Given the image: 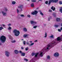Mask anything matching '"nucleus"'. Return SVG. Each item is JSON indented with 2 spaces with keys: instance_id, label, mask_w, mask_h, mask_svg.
I'll list each match as a JSON object with an SVG mask.
<instances>
[{
  "instance_id": "42",
  "label": "nucleus",
  "mask_w": 62,
  "mask_h": 62,
  "mask_svg": "<svg viewBox=\"0 0 62 62\" xmlns=\"http://www.w3.org/2000/svg\"><path fill=\"white\" fill-rule=\"evenodd\" d=\"M58 0H55V3H56L58 1Z\"/></svg>"
},
{
  "instance_id": "39",
  "label": "nucleus",
  "mask_w": 62,
  "mask_h": 62,
  "mask_svg": "<svg viewBox=\"0 0 62 62\" xmlns=\"http://www.w3.org/2000/svg\"><path fill=\"white\" fill-rule=\"evenodd\" d=\"M49 12H52V10H51V9H50L49 10Z\"/></svg>"
},
{
  "instance_id": "57",
  "label": "nucleus",
  "mask_w": 62,
  "mask_h": 62,
  "mask_svg": "<svg viewBox=\"0 0 62 62\" xmlns=\"http://www.w3.org/2000/svg\"><path fill=\"white\" fill-rule=\"evenodd\" d=\"M38 1H42V0H38Z\"/></svg>"
},
{
  "instance_id": "21",
  "label": "nucleus",
  "mask_w": 62,
  "mask_h": 62,
  "mask_svg": "<svg viewBox=\"0 0 62 62\" xmlns=\"http://www.w3.org/2000/svg\"><path fill=\"white\" fill-rule=\"evenodd\" d=\"M12 4L13 5H15L16 4V2L13 1L12 2Z\"/></svg>"
},
{
  "instance_id": "7",
  "label": "nucleus",
  "mask_w": 62,
  "mask_h": 62,
  "mask_svg": "<svg viewBox=\"0 0 62 62\" xmlns=\"http://www.w3.org/2000/svg\"><path fill=\"white\" fill-rule=\"evenodd\" d=\"M30 22L31 24H36L37 23L36 22L32 21H31Z\"/></svg>"
},
{
  "instance_id": "11",
  "label": "nucleus",
  "mask_w": 62,
  "mask_h": 62,
  "mask_svg": "<svg viewBox=\"0 0 62 62\" xmlns=\"http://www.w3.org/2000/svg\"><path fill=\"white\" fill-rule=\"evenodd\" d=\"M15 54H18L19 53V52L18 51V50H15Z\"/></svg>"
},
{
  "instance_id": "34",
  "label": "nucleus",
  "mask_w": 62,
  "mask_h": 62,
  "mask_svg": "<svg viewBox=\"0 0 62 62\" xmlns=\"http://www.w3.org/2000/svg\"><path fill=\"white\" fill-rule=\"evenodd\" d=\"M28 49V47H27L26 48H25L26 51H27Z\"/></svg>"
},
{
  "instance_id": "18",
  "label": "nucleus",
  "mask_w": 62,
  "mask_h": 62,
  "mask_svg": "<svg viewBox=\"0 0 62 62\" xmlns=\"http://www.w3.org/2000/svg\"><path fill=\"white\" fill-rule=\"evenodd\" d=\"M11 29H12L11 27L9 26L8 27V29L9 30H11Z\"/></svg>"
},
{
  "instance_id": "53",
  "label": "nucleus",
  "mask_w": 62,
  "mask_h": 62,
  "mask_svg": "<svg viewBox=\"0 0 62 62\" xmlns=\"http://www.w3.org/2000/svg\"><path fill=\"white\" fill-rule=\"evenodd\" d=\"M54 17H55L56 16V15H54Z\"/></svg>"
},
{
  "instance_id": "30",
  "label": "nucleus",
  "mask_w": 62,
  "mask_h": 62,
  "mask_svg": "<svg viewBox=\"0 0 62 62\" xmlns=\"http://www.w3.org/2000/svg\"><path fill=\"white\" fill-rule=\"evenodd\" d=\"M59 3L60 5H61L62 4V1H59Z\"/></svg>"
},
{
  "instance_id": "10",
  "label": "nucleus",
  "mask_w": 62,
  "mask_h": 62,
  "mask_svg": "<svg viewBox=\"0 0 62 62\" xmlns=\"http://www.w3.org/2000/svg\"><path fill=\"white\" fill-rule=\"evenodd\" d=\"M51 9L54 11L55 9V7H54V6H52V7L51 8Z\"/></svg>"
},
{
  "instance_id": "16",
  "label": "nucleus",
  "mask_w": 62,
  "mask_h": 62,
  "mask_svg": "<svg viewBox=\"0 0 62 62\" xmlns=\"http://www.w3.org/2000/svg\"><path fill=\"white\" fill-rule=\"evenodd\" d=\"M45 36H44L45 38H46L47 37V32H46L45 34Z\"/></svg>"
},
{
  "instance_id": "50",
  "label": "nucleus",
  "mask_w": 62,
  "mask_h": 62,
  "mask_svg": "<svg viewBox=\"0 0 62 62\" xmlns=\"http://www.w3.org/2000/svg\"><path fill=\"white\" fill-rule=\"evenodd\" d=\"M20 11H23V9H22V8L21 9V10H20Z\"/></svg>"
},
{
  "instance_id": "25",
  "label": "nucleus",
  "mask_w": 62,
  "mask_h": 62,
  "mask_svg": "<svg viewBox=\"0 0 62 62\" xmlns=\"http://www.w3.org/2000/svg\"><path fill=\"white\" fill-rule=\"evenodd\" d=\"M11 42L12 43H15L16 42V40H12L11 41Z\"/></svg>"
},
{
  "instance_id": "44",
  "label": "nucleus",
  "mask_w": 62,
  "mask_h": 62,
  "mask_svg": "<svg viewBox=\"0 0 62 62\" xmlns=\"http://www.w3.org/2000/svg\"><path fill=\"white\" fill-rule=\"evenodd\" d=\"M37 26H33V27L34 28H37Z\"/></svg>"
},
{
  "instance_id": "2",
  "label": "nucleus",
  "mask_w": 62,
  "mask_h": 62,
  "mask_svg": "<svg viewBox=\"0 0 62 62\" xmlns=\"http://www.w3.org/2000/svg\"><path fill=\"white\" fill-rule=\"evenodd\" d=\"M6 40V38L4 36H2L0 37V40L2 42H5Z\"/></svg>"
},
{
  "instance_id": "49",
  "label": "nucleus",
  "mask_w": 62,
  "mask_h": 62,
  "mask_svg": "<svg viewBox=\"0 0 62 62\" xmlns=\"http://www.w3.org/2000/svg\"><path fill=\"white\" fill-rule=\"evenodd\" d=\"M19 53H20V54H22V51H20Z\"/></svg>"
},
{
  "instance_id": "46",
  "label": "nucleus",
  "mask_w": 62,
  "mask_h": 62,
  "mask_svg": "<svg viewBox=\"0 0 62 62\" xmlns=\"http://www.w3.org/2000/svg\"><path fill=\"white\" fill-rule=\"evenodd\" d=\"M58 31L59 32H61V30L60 29H58Z\"/></svg>"
},
{
  "instance_id": "40",
  "label": "nucleus",
  "mask_w": 62,
  "mask_h": 62,
  "mask_svg": "<svg viewBox=\"0 0 62 62\" xmlns=\"http://www.w3.org/2000/svg\"><path fill=\"white\" fill-rule=\"evenodd\" d=\"M51 2H55V0H51Z\"/></svg>"
},
{
  "instance_id": "36",
  "label": "nucleus",
  "mask_w": 62,
  "mask_h": 62,
  "mask_svg": "<svg viewBox=\"0 0 62 62\" xmlns=\"http://www.w3.org/2000/svg\"><path fill=\"white\" fill-rule=\"evenodd\" d=\"M48 1H46L45 2V3L46 4H48Z\"/></svg>"
},
{
  "instance_id": "20",
  "label": "nucleus",
  "mask_w": 62,
  "mask_h": 62,
  "mask_svg": "<svg viewBox=\"0 0 62 62\" xmlns=\"http://www.w3.org/2000/svg\"><path fill=\"white\" fill-rule=\"evenodd\" d=\"M21 55L22 56H24L25 55V53L22 52L21 54Z\"/></svg>"
},
{
  "instance_id": "22",
  "label": "nucleus",
  "mask_w": 62,
  "mask_h": 62,
  "mask_svg": "<svg viewBox=\"0 0 62 62\" xmlns=\"http://www.w3.org/2000/svg\"><path fill=\"white\" fill-rule=\"evenodd\" d=\"M34 44V43H32L31 44H30L29 45V46H32V45H33Z\"/></svg>"
},
{
  "instance_id": "51",
  "label": "nucleus",
  "mask_w": 62,
  "mask_h": 62,
  "mask_svg": "<svg viewBox=\"0 0 62 62\" xmlns=\"http://www.w3.org/2000/svg\"><path fill=\"white\" fill-rule=\"evenodd\" d=\"M21 49H24V48H23V47H21Z\"/></svg>"
},
{
  "instance_id": "32",
  "label": "nucleus",
  "mask_w": 62,
  "mask_h": 62,
  "mask_svg": "<svg viewBox=\"0 0 62 62\" xmlns=\"http://www.w3.org/2000/svg\"><path fill=\"white\" fill-rule=\"evenodd\" d=\"M4 29V28L2 27H0V30H1L2 29Z\"/></svg>"
},
{
  "instance_id": "12",
  "label": "nucleus",
  "mask_w": 62,
  "mask_h": 62,
  "mask_svg": "<svg viewBox=\"0 0 62 62\" xmlns=\"http://www.w3.org/2000/svg\"><path fill=\"white\" fill-rule=\"evenodd\" d=\"M50 38H52V39H54V35L53 34H51V35L50 37Z\"/></svg>"
},
{
  "instance_id": "47",
  "label": "nucleus",
  "mask_w": 62,
  "mask_h": 62,
  "mask_svg": "<svg viewBox=\"0 0 62 62\" xmlns=\"http://www.w3.org/2000/svg\"><path fill=\"white\" fill-rule=\"evenodd\" d=\"M29 42H30V43H32V42H33V41H29Z\"/></svg>"
},
{
  "instance_id": "3",
  "label": "nucleus",
  "mask_w": 62,
  "mask_h": 62,
  "mask_svg": "<svg viewBox=\"0 0 62 62\" xmlns=\"http://www.w3.org/2000/svg\"><path fill=\"white\" fill-rule=\"evenodd\" d=\"M15 36H18L20 34V31L16 30H14L13 31Z\"/></svg>"
},
{
  "instance_id": "24",
  "label": "nucleus",
  "mask_w": 62,
  "mask_h": 62,
  "mask_svg": "<svg viewBox=\"0 0 62 62\" xmlns=\"http://www.w3.org/2000/svg\"><path fill=\"white\" fill-rule=\"evenodd\" d=\"M26 43L27 45H29H29H30V44L29 43V42L28 41Z\"/></svg>"
},
{
  "instance_id": "9",
  "label": "nucleus",
  "mask_w": 62,
  "mask_h": 62,
  "mask_svg": "<svg viewBox=\"0 0 62 62\" xmlns=\"http://www.w3.org/2000/svg\"><path fill=\"white\" fill-rule=\"evenodd\" d=\"M23 5H21L20 6H18V8H19L22 9L23 8Z\"/></svg>"
},
{
  "instance_id": "61",
  "label": "nucleus",
  "mask_w": 62,
  "mask_h": 62,
  "mask_svg": "<svg viewBox=\"0 0 62 62\" xmlns=\"http://www.w3.org/2000/svg\"><path fill=\"white\" fill-rule=\"evenodd\" d=\"M22 40H23V39H22Z\"/></svg>"
},
{
  "instance_id": "41",
  "label": "nucleus",
  "mask_w": 62,
  "mask_h": 62,
  "mask_svg": "<svg viewBox=\"0 0 62 62\" xmlns=\"http://www.w3.org/2000/svg\"><path fill=\"white\" fill-rule=\"evenodd\" d=\"M23 44L24 45H25V41H24L23 42Z\"/></svg>"
},
{
  "instance_id": "43",
  "label": "nucleus",
  "mask_w": 62,
  "mask_h": 62,
  "mask_svg": "<svg viewBox=\"0 0 62 62\" xmlns=\"http://www.w3.org/2000/svg\"><path fill=\"white\" fill-rule=\"evenodd\" d=\"M51 19V17H49V18H48V21H50Z\"/></svg>"
},
{
  "instance_id": "28",
  "label": "nucleus",
  "mask_w": 62,
  "mask_h": 62,
  "mask_svg": "<svg viewBox=\"0 0 62 62\" xmlns=\"http://www.w3.org/2000/svg\"><path fill=\"white\" fill-rule=\"evenodd\" d=\"M20 16L21 17H25V16L23 15H20Z\"/></svg>"
},
{
  "instance_id": "4",
  "label": "nucleus",
  "mask_w": 62,
  "mask_h": 62,
  "mask_svg": "<svg viewBox=\"0 0 62 62\" xmlns=\"http://www.w3.org/2000/svg\"><path fill=\"white\" fill-rule=\"evenodd\" d=\"M5 54L7 57H9L10 54V53L8 51H6L5 52Z\"/></svg>"
},
{
  "instance_id": "59",
  "label": "nucleus",
  "mask_w": 62,
  "mask_h": 62,
  "mask_svg": "<svg viewBox=\"0 0 62 62\" xmlns=\"http://www.w3.org/2000/svg\"><path fill=\"white\" fill-rule=\"evenodd\" d=\"M29 0H27L28 1H29Z\"/></svg>"
},
{
  "instance_id": "38",
  "label": "nucleus",
  "mask_w": 62,
  "mask_h": 62,
  "mask_svg": "<svg viewBox=\"0 0 62 62\" xmlns=\"http://www.w3.org/2000/svg\"><path fill=\"white\" fill-rule=\"evenodd\" d=\"M5 11H8V9L7 8H5Z\"/></svg>"
},
{
  "instance_id": "31",
  "label": "nucleus",
  "mask_w": 62,
  "mask_h": 62,
  "mask_svg": "<svg viewBox=\"0 0 62 62\" xmlns=\"http://www.w3.org/2000/svg\"><path fill=\"white\" fill-rule=\"evenodd\" d=\"M58 26H59V25H54V27H58Z\"/></svg>"
},
{
  "instance_id": "23",
  "label": "nucleus",
  "mask_w": 62,
  "mask_h": 62,
  "mask_svg": "<svg viewBox=\"0 0 62 62\" xmlns=\"http://www.w3.org/2000/svg\"><path fill=\"white\" fill-rule=\"evenodd\" d=\"M28 36V35L27 34H24L23 35V37L24 38H26Z\"/></svg>"
},
{
  "instance_id": "26",
  "label": "nucleus",
  "mask_w": 62,
  "mask_h": 62,
  "mask_svg": "<svg viewBox=\"0 0 62 62\" xmlns=\"http://www.w3.org/2000/svg\"><path fill=\"white\" fill-rule=\"evenodd\" d=\"M31 1L33 2H36L37 1L36 0H31Z\"/></svg>"
},
{
  "instance_id": "13",
  "label": "nucleus",
  "mask_w": 62,
  "mask_h": 62,
  "mask_svg": "<svg viewBox=\"0 0 62 62\" xmlns=\"http://www.w3.org/2000/svg\"><path fill=\"white\" fill-rule=\"evenodd\" d=\"M56 20L57 22H59L60 20V19L58 18H57L56 19Z\"/></svg>"
},
{
  "instance_id": "17",
  "label": "nucleus",
  "mask_w": 62,
  "mask_h": 62,
  "mask_svg": "<svg viewBox=\"0 0 62 62\" xmlns=\"http://www.w3.org/2000/svg\"><path fill=\"white\" fill-rule=\"evenodd\" d=\"M59 11L61 13H62V7H61Z\"/></svg>"
},
{
  "instance_id": "56",
  "label": "nucleus",
  "mask_w": 62,
  "mask_h": 62,
  "mask_svg": "<svg viewBox=\"0 0 62 62\" xmlns=\"http://www.w3.org/2000/svg\"><path fill=\"white\" fill-rule=\"evenodd\" d=\"M61 26H62V23L61 24Z\"/></svg>"
},
{
  "instance_id": "48",
  "label": "nucleus",
  "mask_w": 62,
  "mask_h": 62,
  "mask_svg": "<svg viewBox=\"0 0 62 62\" xmlns=\"http://www.w3.org/2000/svg\"><path fill=\"white\" fill-rule=\"evenodd\" d=\"M2 25L3 26V27H5V26H6V25H5L4 24H2Z\"/></svg>"
},
{
  "instance_id": "60",
  "label": "nucleus",
  "mask_w": 62,
  "mask_h": 62,
  "mask_svg": "<svg viewBox=\"0 0 62 62\" xmlns=\"http://www.w3.org/2000/svg\"><path fill=\"white\" fill-rule=\"evenodd\" d=\"M0 13H1V12L0 11Z\"/></svg>"
},
{
  "instance_id": "19",
  "label": "nucleus",
  "mask_w": 62,
  "mask_h": 62,
  "mask_svg": "<svg viewBox=\"0 0 62 62\" xmlns=\"http://www.w3.org/2000/svg\"><path fill=\"white\" fill-rule=\"evenodd\" d=\"M31 7H34V4L33 3H32L31 4Z\"/></svg>"
},
{
  "instance_id": "58",
  "label": "nucleus",
  "mask_w": 62,
  "mask_h": 62,
  "mask_svg": "<svg viewBox=\"0 0 62 62\" xmlns=\"http://www.w3.org/2000/svg\"><path fill=\"white\" fill-rule=\"evenodd\" d=\"M38 8H37V9H38Z\"/></svg>"
},
{
  "instance_id": "29",
  "label": "nucleus",
  "mask_w": 62,
  "mask_h": 62,
  "mask_svg": "<svg viewBox=\"0 0 62 62\" xmlns=\"http://www.w3.org/2000/svg\"><path fill=\"white\" fill-rule=\"evenodd\" d=\"M51 2H52V1H51V0L49 1V3H48L49 5L50 4V3H51Z\"/></svg>"
},
{
  "instance_id": "14",
  "label": "nucleus",
  "mask_w": 62,
  "mask_h": 62,
  "mask_svg": "<svg viewBox=\"0 0 62 62\" xmlns=\"http://www.w3.org/2000/svg\"><path fill=\"white\" fill-rule=\"evenodd\" d=\"M23 31L24 32H26L27 31V29L25 28H24L23 29Z\"/></svg>"
},
{
  "instance_id": "1",
  "label": "nucleus",
  "mask_w": 62,
  "mask_h": 62,
  "mask_svg": "<svg viewBox=\"0 0 62 62\" xmlns=\"http://www.w3.org/2000/svg\"><path fill=\"white\" fill-rule=\"evenodd\" d=\"M39 54V53H32L31 54L32 56H34L35 55L34 57L32 58L30 61V62H35V61H36L37 60H38L39 58H38V55Z\"/></svg>"
},
{
  "instance_id": "55",
  "label": "nucleus",
  "mask_w": 62,
  "mask_h": 62,
  "mask_svg": "<svg viewBox=\"0 0 62 62\" xmlns=\"http://www.w3.org/2000/svg\"><path fill=\"white\" fill-rule=\"evenodd\" d=\"M37 41H38L37 40H36L35 41V42H37Z\"/></svg>"
},
{
  "instance_id": "45",
  "label": "nucleus",
  "mask_w": 62,
  "mask_h": 62,
  "mask_svg": "<svg viewBox=\"0 0 62 62\" xmlns=\"http://www.w3.org/2000/svg\"><path fill=\"white\" fill-rule=\"evenodd\" d=\"M24 60H25V61H28V60L26 59H24Z\"/></svg>"
},
{
  "instance_id": "6",
  "label": "nucleus",
  "mask_w": 62,
  "mask_h": 62,
  "mask_svg": "<svg viewBox=\"0 0 62 62\" xmlns=\"http://www.w3.org/2000/svg\"><path fill=\"white\" fill-rule=\"evenodd\" d=\"M54 55L56 57H58V56L59 55V54L58 53H56L54 54Z\"/></svg>"
},
{
  "instance_id": "33",
  "label": "nucleus",
  "mask_w": 62,
  "mask_h": 62,
  "mask_svg": "<svg viewBox=\"0 0 62 62\" xmlns=\"http://www.w3.org/2000/svg\"><path fill=\"white\" fill-rule=\"evenodd\" d=\"M16 11L18 13L19 12V9H17Z\"/></svg>"
},
{
  "instance_id": "35",
  "label": "nucleus",
  "mask_w": 62,
  "mask_h": 62,
  "mask_svg": "<svg viewBox=\"0 0 62 62\" xmlns=\"http://www.w3.org/2000/svg\"><path fill=\"white\" fill-rule=\"evenodd\" d=\"M27 17L29 18H30V15H28L27 16Z\"/></svg>"
},
{
  "instance_id": "5",
  "label": "nucleus",
  "mask_w": 62,
  "mask_h": 62,
  "mask_svg": "<svg viewBox=\"0 0 62 62\" xmlns=\"http://www.w3.org/2000/svg\"><path fill=\"white\" fill-rule=\"evenodd\" d=\"M38 12L37 11L34 10V12H33L31 13V14L32 15H36L38 13Z\"/></svg>"
},
{
  "instance_id": "52",
  "label": "nucleus",
  "mask_w": 62,
  "mask_h": 62,
  "mask_svg": "<svg viewBox=\"0 0 62 62\" xmlns=\"http://www.w3.org/2000/svg\"><path fill=\"white\" fill-rule=\"evenodd\" d=\"M2 44L0 42V45H2Z\"/></svg>"
},
{
  "instance_id": "54",
  "label": "nucleus",
  "mask_w": 62,
  "mask_h": 62,
  "mask_svg": "<svg viewBox=\"0 0 62 62\" xmlns=\"http://www.w3.org/2000/svg\"><path fill=\"white\" fill-rule=\"evenodd\" d=\"M61 30H62V27L61 28Z\"/></svg>"
},
{
  "instance_id": "27",
  "label": "nucleus",
  "mask_w": 62,
  "mask_h": 62,
  "mask_svg": "<svg viewBox=\"0 0 62 62\" xmlns=\"http://www.w3.org/2000/svg\"><path fill=\"white\" fill-rule=\"evenodd\" d=\"M47 58L48 59H50L51 58H50V57L49 56H47Z\"/></svg>"
},
{
  "instance_id": "15",
  "label": "nucleus",
  "mask_w": 62,
  "mask_h": 62,
  "mask_svg": "<svg viewBox=\"0 0 62 62\" xmlns=\"http://www.w3.org/2000/svg\"><path fill=\"white\" fill-rule=\"evenodd\" d=\"M39 12H40V15H41L42 16H43V15H44V14H43V13H42V12H41V11L39 10Z\"/></svg>"
},
{
  "instance_id": "8",
  "label": "nucleus",
  "mask_w": 62,
  "mask_h": 62,
  "mask_svg": "<svg viewBox=\"0 0 62 62\" xmlns=\"http://www.w3.org/2000/svg\"><path fill=\"white\" fill-rule=\"evenodd\" d=\"M2 13V14L4 16H5L7 15V13H6L4 12V11H1Z\"/></svg>"
},
{
  "instance_id": "37",
  "label": "nucleus",
  "mask_w": 62,
  "mask_h": 62,
  "mask_svg": "<svg viewBox=\"0 0 62 62\" xmlns=\"http://www.w3.org/2000/svg\"><path fill=\"white\" fill-rule=\"evenodd\" d=\"M11 24L10 23H9L8 24V26H11Z\"/></svg>"
}]
</instances>
